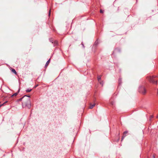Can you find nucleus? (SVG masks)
I'll use <instances>...</instances> for the list:
<instances>
[{
  "instance_id": "nucleus-20",
  "label": "nucleus",
  "mask_w": 158,
  "mask_h": 158,
  "mask_svg": "<svg viewBox=\"0 0 158 158\" xmlns=\"http://www.w3.org/2000/svg\"><path fill=\"white\" fill-rule=\"evenodd\" d=\"M96 42H96H96H95V44H96Z\"/></svg>"
},
{
  "instance_id": "nucleus-19",
  "label": "nucleus",
  "mask_w": 158,
  "mask_h": 158,
  "mask_svg": "<svg viewBox=\"0 0 158 158\" xmlns=\"http://www.w3.org/2000/svg\"><path fill=\"white\" fill-rule=\"evenodd\" d=\"M82 45L84 47V45H83V44H82Z\"/></svg>"
},
{
  "instance_id": "nucleus-26",
  "label": "nucleus",
  "mask_w": 158,
  "mask_h": 158,
  "mask_svg": "<svg viewBox=\"0 0 158 158\" xmlns=\"http://www.w3.org/2000/svg\"><path fill=\"white\" fill-rule=\"evenodd\" d=\"M157 91H158V89H157Z\"/></svg>"
},
{
  "instance_id": "nucleus-9",
  "label": "nucleus",
  "mask_w": 158,
  "mask_h": 158,
  "mask_svg": "<svg viewBox=\"0 0 158 158\" xmlns=\"http://www.w3.org/2000/svg\"><path fill=\"white\" fill-rule=\"evenodd\" d=\"M31 90H32V89H31L29 88V89H26V91L27 92H29L30 91H31Z\"/></svg>"
},
{
  "instance_id": "nucleus-11",
  "label": "nucleus",
  "mask_w": 158,
  "mask_h": 158,
  "mask_svg": "<svg viewBox=\"0 0 158 158\" xmlns=\"http://www.w3.org/2000/svg\"><path fill=\"white\" fill-rule=\"evenodd\" d=\"M101 78V77L100 76L98 77V81H99L100 80Z\"/></svg>"
},
{
  "instance_id": "nucleus-3",
  "label": "nucleus",
  "mask_w": 158,
  "mask_h": 158,
  "mask_svg": "<svg viewBox=\"0 0 158 158\" xmlns=\"http://www.w3.org/2000/svg\"><path fill=\"white\" fill-rule=\"evenodd\" d=\"M154 77H155L154 76L152 77H150L149 78L148 80L150 82H152L153 83L156 84L157 83V80L154 79Z\"/></svg>"
},
{
  "instance_id": "nucleus-14",
  "label": "nucleus",
  "mask_w": 158,
  "mask_h": 158,
  "mask_svg": "<svg viewBox=\"0 0 158 158\" xmlns=\"http://www.w3.org/2000/svg\"><path fill=\"white\" fill-rule=\"evenodd\" d=\"M100 12L101 13H103V11L102 10H100Z\"/></svg>"
},
{
  "instance_id": "nucleus-15",
  "label": "nucleus",
  "mask_w": 158,
  "mask_h": 158,
  "mask_svg": "<svg viewBox=\"0 0 158 158\" xmlns=\"http://www.w3.org/2000/svg\"><path fill=\"white\" fill-rule=\"evenodd\" d=\"M50 41L52 43H53V41L52 40H51V39L50 40Z\"/></svg>"
},
{
  "instance_id": "nucleus-5",
  "label": "nucleus",
  "mask_w": 158,
  "mask_h": 158,
  "mask_svg": "<svg viewBox=\"0 0 158 158\" xmlns=\"http://www.w3.org/2000/svg\"><path fill=\"white\" fill-rule=\"evenodd\" d=\"M95 104H90L89 106V108H90V109L93 108L95 106Z\"/></svg>"
},
{
  "instance_id": "nucleus-7",
  "label": "nucleus",
  "mask_w": 158,
  "mask_h": 158,
  "mask_svg": "<svg viewBox=\"0 0 158 158\" xmlns=\"http://www.w3.org/2000/svg\"><path fill=\"white\" fill-rule=\"evenodd\" d=\"M50 59H49L46 62V64L45 65V67H46L48 66L50 62Z\"/></svg>"
},
{
  "instance_id": "nucleus-1",
  "label": "nucleus",
  "mask_w": 158,
  "mask_h": 158,
  "mask_svg": "<svg viewBox=\"0 0 158 158\" xmlns=\"http://www.w3.org/2000/svg\"><path fill=\"white\" fill-rule=\"evenodd\" d=\"M22 104H24L28 108H30L31 107V103L30 99L29 98H28L26 100L22 102Z\"/></svg>"
},
{
  "instance_id": "nucleus-12",
  "label": "nucleus",
  "mask_w": 158,
  "mask_h": 158,
  "mask_svg": "<svg viewBox=\"0 0 158 158\" xmlns=\"http://www.w3.org/2000/svg\"><path fill=\"white\" fill-rule=\"evenodd\" d=\"M25 97H28L29 98H30V96H27V95H24L23 97V98H24Z\"/></svg>"
},
{
  "instance_id": "nucleus-18",
  "label": "nucleus",
  "mask_w": 158,
  "mask_h": 158,
  "mask_svg": "<svg viewBox=\"0 0 158 158\" xmlns=\"http://www.w3.org/2000/svg\"><path fill=\"white\" fill-rule=\"evenodd\" d=\"M2 105H2H0V107Z\"/></svg>"
},
{
  "instance_id": "nucleus-13",
  "label": "nucleus",
  "mask_w": 158,
  "mask_h": 158,
  "mask_svg": "<svg viewBox=\"0 0 158 158\" xmlns=\"http://www.w3.org/2000/svg\"><path fill=\"white\" fill-rule=\"evenodd\" d=\"M23 98V97L22 98H20L19 100V101H21L22 99H23V98Z\"/></svg>"
},
{
  "instance_id": "nucleus-23",
  "label": "nucleus",
  "mask_w": 158,
  "mask_h": 158,
  "mask_svg": "<svg viewBox=\"0 0 158 158\" xmlns=\"http://www.w3.org/2000/svg\"><path fill=\"white\" fill-rule=\"evenodd\" d=\"M155 158V156H153V158Z\"/></svg>"
},
{
  "instance_id": "nucleus-6",
  "label": "nucleus",
  "mask_w": 158,
  "mask_h": 158,
  "mask_svg": "<svg viewBox=\"0 0 158 158\" xmlns=\"http://www.w3.org/2000/svg\"><path fill=\"white\" fill-rule=\"evenodd\" d=\"M19 91H20V89H19V90H18V92L17 93H15V94H14L13 95H12L11 96V97H12L14 96H16V95H17V94H18V93H19Z\"/></svg>"
},
{
  "instance_id": "nucleus-21",
  "label": "nucleus",
  "mask_w": 158,
  "mask_h": 158,
  "mask_svg": "<svg viewBox=\"0 0 158 158\" xmlns=\"http://www.w3.org/2000/svg\"><path fill=\"white\" fill-rule=\"evenodd\" d=\"M50 15V11L49 12V15Z\"/></svg>"
},
{
  "instance_id": "nucleus-4",
  "label": "nucleus",
  "mask_w": 158,
  "mask_h": 158,
  "mask_svg": "<svg viewBox=\"0 0 158 158\" xmlns=\"http://www.w3.org/2000/svg\"><path fill=\"white\" fill-rule=\"evenodd\" d=\"M127 132H128L127 131H125V132H124L123 136V137H122V140H122L126 136V135H125V134H127Z\"/></svg>"
},
{
  "instance_id": "nucleus-16",
  "label": "nucleus",
  "mask_w": 158,
  "mask_h": 158,
  "mask_svg": "<svg viewBox=\"0 0 158 158\" xmlns=\"http://www.w3.org/2000/svg\"><path fill=\"white\" fill-rule=\"evenodd\" d=\"M120 79H119V84H120Z\"/></svg>"
},
{
  "instance_id": "nucleus-22",
  "label": "nucleus",
  "mask_w": 158,
  "mask_h": 158,
  "mask_svg": "<svg viewBox=\"0 0 158 158\" xmlns=\"http://www.w3.org/2000/svg\"><path fill=\"white\" fill-rule=\"evenodd\" d=\"M100 84H102V83L101 82L100 83Z\"/></svg>"
},
{
  "instance_id": "nucleus-17",
  "label": "nucleus",
  "mask_w": 158,
  "mask_h": 158,
  "mask_svg": "<svg viewBox=\"0 0 158 158\" xmlns=\"http://www.w3.org/2000/svg\"><path fill=\"white\" fill-rule=\"evenodd\" d=\"M153 116H152V115L151 116V118H153Z\"/></svg>"
},
{
  "instance_id": "nucleus-24",
  "label": "nucleus",
  "mask_w": 158,
  "mask_h": 158,
  "mask_svg": "<svg viewBox=\"0 0 158 158\" xmlns=\"http://www.w3.org/2000/svg\"><path fill=\"white\" fill-rule=\"evenodd\" d=\"M36 86H37V85H36V86H35V87H36Z\"/></svg>"
},
{
  "instance_id": "nucleus-25",
  "label": "nucleus",
  "mask_w": 158,
  "mask_h": 158,
  "mask_svg": "<svg viewBox=\"0 0 158 158\" xmlns=\"http://www.w3.org/2000/svg\"><path fill=\"white\" fill-rule=\"evenodd\" d=\"M157 118H158V116L157 117Z\"/></svg>"
},
{
  "instance_id": "nucleus-2",
  "label": "nucleus",
  "mask_w": 158,
  "mask_h": 158,
  "mask_svg": "<svg viewBox=\"0 0 158 158\" xmlns=\"http://www.w3.org/2000/svg\"><path fill=\"white\" fill-rule=\"evenodd\" d=\"M139 91L143 94H145L146 93V90L143 86H140L139 87Z\"/></svg>"
},
{
  "instance_id": "nucleus-10",
  "label": "nucleus",
  "mask_w": 158,
  "mask_h": 158,
  "mask_svg": "<svg viewBox=\"0 0 158 158\" xmlns=\"http://www.w3.org/2000/svg\"><path fill=\"white\" fill-rule=\"evenodd\" d=\"M55 46L57 44V41H56L54 42Z\"/></svg>"
},
{
  "instance_id": "nucleus-8",
  "label": "nucleus",
  "mask_w": 158,
  "mask_h": 158,
  "mask_svg": "<svg viewBox=\"0 0 158 158\" xmlns=\"http://www.w3.org/2000/svg\"><path fill=\"white\" fill-rule=\"evenodd\" d=\"M12 72L14 73L15 74H17L16 72V71H15V69H12Z\"/></svg>"
}]
</instances>
